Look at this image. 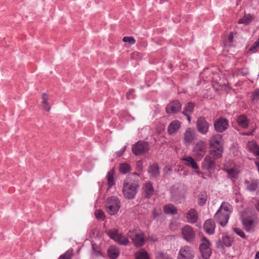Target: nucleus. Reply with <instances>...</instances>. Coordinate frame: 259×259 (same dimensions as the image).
I'll use <instances>...</instances> for the list:
<instances>
[{
	"label": "nucleus",
	"instance_id": "1",
	"mask_svg": "<svg viewBox=\"0 0 259 259\" xmlns=\"http://www.w3.org/2000/svg\"><path fill=\"white\" fill-rule=\"evenodd\" d=\"M233 211L232 206L228 202H223L214 218L215 221L222 227H225L230 218Z\"/></svg>",
	"mask_w": 259,
	"mask_h": 259
},
{
	"label": "nucleus",
	"instance_id": "2",
	"mask_svg": "<svg viewBox=\"0 0 259 259\" xmlns=\"http://www.w3.org/2000/svg\"><path fill=\"white\" fill-rule=\"evenodd\" d=\"M139 184L138 181H132L128 179L123 182L122 192L125 198L132 199L136 196Z\"/></svg>",
	"mask_w": 259,
	"mask_h": 259
},
{
	"label": "nucleus",
	"instance_id": "3",
	"mask_svg": "<svg viewBox=\"0 0 259 259\" xmlns=\"http://www.w3.org/2000/svg\"><path fill=\"white\" fill-rule=\"evenodd\" d=\"M222 138L221 135L219 134L216 135L212 137L210 142V146L211 148L210 154L212 155L215 159H218L222 156L224 149L221 143Z\"/></svg>",
	"mask_w": 259,
	"mask_h": 259
},
{
	"label": "nucleus",
	"instance_id": "4",
	"mask_svg": "<svg viewBox=\"0 0 259 259\" xmlns=\"http://www.w3.org/2000/svg\"><path fill=\"white\" fill-rule=\"evenodd\" d=\"M206 151V143L202 140L197 142L192 149L193 155L198 159H201L205 154Z\"/></svg>",
	"mask_w": 259,
	"mask_h": 259
},
{
	"label": "nucleus",
	"instance_id": "5",
	"mask_svg": "<svg viewBox=\"0 0 259 259\" xmlns=\"http://www.w3.org/2000/svg\"><path fill=\"white\" fill-rule=\"evenodd\" d=\"M120 208V201L114 196L108 199L106 210L110 215H114L117 213Z\"/></svg>",
	"mask_w": 259,
	"mask_h": 259
},
{
	"label": "nucleus",
	"instance_id": "6",
	"mask_svg": "<svg viewBox=\"0 0 259 259\" xmlns=\"http://www.w3.org/2000/svg\"><path fill=\"white\" fill-rule=\"evenodd\" d=\"M197 134L194 129L191 127L187 128L184 134L183 140L184 144L186 146L190 145L197 139Z\"/></svg>",
	"mask_w": 259,
	"mask_h": 259
},
{
	"label": "nucleus",
	"instance_id": "7",
	"mask_svg": "<svg viewBox=\"0 0 259 259\" xmlns=\"http://www.w3.org/2000/svg\"><path fill=\"white\" fill-rule=\"evenodd\" d=\"M127 236L132 240L136 247L142 246L145 243V238L143 233H138L136 230L130 231Z\"/></svg>",
	"mask_w": 259,
	"mask_h": 259
},
{
	"label": "nucleus",
	"instance_id": "8",
	"mask_svg": "<svg viewBox=\"0 0 259 259\" xmlns=\"http://www.w3.org/2000/svg\"><path fill=\"white\" fill-rule=\"evenodd\" d=\"M107 234L111 239L121 245H126L129 242L127 238L121 234H119L117 230H110Z\"/></svg>",
	"mask_w": 259,
	"mask_h": 259
},
{
	"label": "nucleus",
	"instance_id": "9",
	"mask_svg": "<svg viewBox=\"0 0 259 259\" xmlns=\"http://www.w3.org/2000/svg\"><path fill=\"white\" fill-rule=\"evenodd\" d=\"M149 149V145L147 142L144 141H138L132 146V152L136 155H142L147 152Z\"/></svg>",
	"mask_w": 259,
	"mask_h": 259
},
{
	"label": "nucleus",
	"instance_id": "10",
	"mask_svg": "<svg viewBox=\"0 0 259 259\" xmlns=\"http://www.w3.org/2000/svg\"><path fill=\"white\" fill-rule=\"evenodd\" d=\"M201 241L202 243L200 245L199 250L202 258L204 259H208L211 255V250L210 248V242L205 237H203Z\"/></svg>",
	"mask_w": 259,
	"mask_h": 259
},
{
	"label": "nucleus",
	"instance_id": "11",
	"mask_svg": "<svg viewBox=\"0 0 259 259\" xmlns=\"http://www.w3.org/2000/svg\"><path fill=\"white\" fill-rule=\"evenodd\" d=\"M183 238L188 242H192L195 238V232L193 228L188 225H186L181 230Z\"/></svg>",
	"mask_w": 259,
	"mask_h": 259
},
{
	"label": "nucleus",
	"instance_id": "12",
	"mask_svg": "<svg viewBox=\"0 0 259 259\" xmlns=\"http://www.w3.org/2000/svg\"><path fill=\"white\" fill-rule=\"evenodd\" d=\"M198 132L202 135H206L209 131V124L203 116L199 117L196 121Z\"/></svg>",
	"mask_w": 259,
	"mask_h": 259
},
{
	"label": "nucleus",
	"instance_id": "13",
	"mask_svg": "<svg viewBox=\"0 0 259 259\" xmlns=\"http://www.w3.org/2000/svg\"><path fill=\"white\" fill-rule=\"evenodd\" d=\"M229 126V120L224 117H221L214 122V130L219 133H223L228 129Z\"/></svg>",
	"mask_w": 259,
	"mask_h": 259
},
{
	"label": "nucleus",
	"instance_id": "14",
	"mask_svg": "<svg viewBox=\"0 0 259 259\" xmlns=\"http://www.w3.org/2000/svg\"><path fill=\"white\" fill-rule=\"evenodd\" d=\"M194 256V252L190 246L186 245L181 248L178 259H193Z\"/></svg>",
	"mask_w": 259,
	"mask_h": 259
},
{
	"label": "nucleus",
	"instance_id": "15",
	"mask_svg": "<svg viewBox=\"0 0 259 259\" xmlns=\"http://www.w3.org/2000/svg\"><path fill=\"white\" fill-rule=\"evenodd\" d=\"M182 107V104L178 100H174L169 104L166 107V112L168 114L178 112L180 111Z\"/></svg>",
	"mask_w": 259,
	"mask_h": 259
},
{
	"label": "nucleus",
	"instance_id": "16",
	"mask_svg": "<svg viewBox=\"0 0 259 259\" xmlns=\"http://www.w3.org/2000/svg\"><path fill=\"white\" fill-rule=\"evenodd\" d=\"M202 168L209 171L213 170L215 168V162L212 157L207 155L202 162Z\"/></svg>",
	"mask_w": 259,
	"mask_h": 259
},
{
	"label": "nucleus",
	"instance_id": "17",
	"mask_svg": "<svg viewBox=\"0 0 259 259\" xmlns=\"http://www.w3.org/2000/svg\"><path fill=\"white\" fill-rule=\"evenodd\" d=\"M246 189L250 192L259 191V183L256 180H251L250 181L246 180L245 181Z\"/></svg>",
	"mask_w": 259,
	"mask_h": 259
},
{
	"label": "nucleus",
	"instance_id": "18",
	"mask_svg": "<svg viewBox=\"0 0 259 259\" xmlns=\"http://www.w3.org/2000/svg\"><path fill=\"white\" fill-rule=\"evenodd\" d=\"M186 218L188 223L194 224L198 221V213L195 208H191L186 214Z\"/></svg>",
	"mask_w": 259,
	"mask_h": 259
},
{
	"label": "nucleus",
	"instance_id": "19",
	"mask_svg": "<svg viewBox=\"0 0 259 259\" xmlns=\"http://www.w3.org/2000/svg\"><path fill=\"white\" fill-rule=\"evenodd\" d=\"M215 228V224L213 220L209 219L206 220L203 225L205 231L208 234H212Z\"/></svg>",
	"mask_w": 259,
	"mask_h": 259
},
{
	"label": "nucleus",
	"instance_id": "20",
	"mask_svg": "<svg viewBox=\"0 0 259 259\" xmlns=\"http://www.w3.org/2000/svg\"><path fill=\"white\" fill-rule=\"evenodd\" d=\"M242 224L246 231L250 232L253 230L254 227V221L251 217H247L242 219Z\"/></svg>",
	"mask_w": 259,
	"mask_h": 259
},
{
	"label": "nucleus",
	"instance_id": "21",
	"mask_svg": "<svg viewBox=\"0 0 259 259\" xmlns=\"http://www.w3.org/2000/svg\"><path fill=\"white\" fill-rule=\"evenodd\" d=\"M181 123L178 120L171 121L169 124L167 128L168 133L172 135L176 133L180 128Z\"/></svg>",
	"mask_w": 259,
	"mask_h": 259
},
{
	"label": "nucleus",
	"instance_id": "22",
	"mask_svg": "<svg viewBox=\"0 0 259 259\" xmlns=\"http://www.w3.org/2000/svg\"><path fill=\"white\" fill-rule=\"evenodd\" d=\"M148 173L152 178H156L159 176L160 168L157 163L150 165L148 168Z\"/></svg>",
	"mask_w": 259,
	"mask_h": 259
},
{
	"label": "nucleus",
	"instance_id": "23",
	"mask_svg": "<svg viewBox=\"0 0 259 259\" xmlns=\"http://www.w3.org/2000/svg\"><path fill=\"white\" fill-rule=\"evenodd\" d=\"M144 197L147 198H150L154 193V188L152 183L148 182L143 187Z\"/></svg>",
	"mask_w": 259,
	"mask_h": 259
},
{
	"label": "nucleus",
	"instance_id": "24",
	"mask_svg": "<svg viewBox=\"0 0 259 259\" xmlns=\"http://www.w3.org/2000/svg\"><path fill=\"white\" fill-rule=\"evenodd\" d=\"M182 160L184 161L185 164L188 167L196 170L199 168L195 159L191 156L183 158Z\"/></svg>",
	"mask_w": 259,
	"mask_h": 259
},
{
	"label": "nucleus",
	"instance_id": "25",
	"mask_svg": "<svg viewBox=\"0 0 259 259\" xmlns=\"http://www.w3.org/2000/svg\"><path fill=\"white\" fill-rule=\"evenodd\" d=\"M119 250L115 246H110L107 250V254L110 259H116L119 255Z\"/></svg>",
	"mask_w": 259,
	"mask_h": 259
},
{
	"label": "nucleus",
	"instance_id": "26",
	"mask_svg": "<svg viewBox=\"0 0 259 259\" xmlns=\"http://www.w3.org/2000/svg\"><path fill=\"white\" fill-rule=\"evenodd\" d=\"M237 121L238 125L244 128H247L249 125V120L246 116L244 114L239 115Z\"/></svg>",
	"mask_w": 259,
	"mask_h": 259
},
{
	"label": "nucleus",
	"instance_id": "27",
	"mask_svg": "<svg viewBox=\"0 0 259 259\" xmlns=\"http://www.w3.org/2000/svg\"><path fill=\"white\" fill-rule=\"evenodd\" d=\"M42 101L41 102V105L42 108L47 111H49L51 109V106L48 103V100L49 96L46 93H44L42 95Z\"/></svg>",
	"mask_w": 259,
	"mask_h": 259
},
{
	"label": "nucleus",
	"instance_id": "28",
	"mask_svg": "<svg viewBox=\"0 0 259 259\" xmlns=\"http://www.w3.org/2000/svg\"><path fill=\"white\" fill-rule=\"evenodd\" d=\"M114 174L115 171L113 169H111L107 174V179L108 189L111 188L113 185H115V181L114 179Z\"/></svg>",
	"mask_w": 259,
	"mask_h": 259
},
{
	"label": "nucleus",
	"instance_id": "29",
	"mask_svg": "<svg viewBox=\"0 0 259 259\" xmlns=\"http://www.w3.org/2000/svg\"><path fill=\"white\" fill-rule=\"evenodd\" d=\"M164 211L167 214H176L177 213V207L171 204H168L165 205L163 208Z\"/></svg>",
	"mask_w": 259,
	"mask_h": 259
},
{
	"label": "nucleus",
	"instance_id": "30",
	"mask_svg": "<svg viewBox=\"0 0 259 259\" xmlns=\"http://www.w3.org/2000/svg\"><path fill=\"white\" fill-rule=\"evenodd\" d=\"M135 259H150V257L147 252L141 249L135 253Z\"/></svg>",
	"mask_w": 259,
	"mask_h": 259
},
{
	"label": "nucleus",
	"instance_id": "31",
	"mask_svg": "<svg viewBox=\"0 0 259 259\" xmlns=\"http://www.w3.org/2000/svg\"><path fill=\"white\" fill-rule=\"evenodd\" d=\"M233 241V238L227 235L223 234L222 238V242L223 244L227 247L231 246Z\"/></svg>",
	"mask_w": 259,
	"mask_h": 259
},
{
	"label": "nucleus",
	"instance_id": "32",
	"mask_svg": "<svg viewBox=\"0 0 259 259\" xmlns=\"http://www.w3.org/2000/svg\"><path fill=\"white\" fill-rule=\"evenodd\" d=\"M207 195L205 192L200 193L198 196V203L200 206L204 205L207 201Z\"/></svg>",
	"mask_w": 259,
	"mask_h": 259
},
{
	"label": "nucleus",
	"instance_id": "33",
	"mask_svg": "<svg viewBox=\"0 0 259 259\" xmlns=\"http://www.w3.org/2000/svg\"><path fill=\"white\" fill-rule=\"evenodd\" d=\"M195 105L193 103H188L184 108L183 113L184 114H191L194 110Z\"/></svg>",
	"mask_w": 259,
	"mask_h": 259
},
{
	"label": "nucleus",
	"instance_id": "34",
	"mask_svg": "<svg viewBox=\"0 0 259 259\" xmlns=\"http://www.w3.org/2000/svg\"><path fill=\"white\" fill-rule=\"evenodd\" d=\"M119 169L121 173L125 174L130 171L131 167L128 164L123 163L120 164Z\"/></svg>",
	"mask_w": 259,
	"mask_h": 259
},
{
	"label": "nucleus",
	"instance_id": "35",
	"mask_svg": "<svg viewBox=\"0 0 259 259\" xmlns=\"http://www.w3.org/2000/svg\"><path fill=\"white\" fill-rule=\"evenodd\" d=\"M253 19V17L250 14L245 15L242 19H240L238 23L239 24H248Z\"/></svg>",
	"mask_w": 259,
	"mask_h": 259
},
{
	"label": "nucleus",
	"instance_id": "36",
	"mask_svg": "<svg viewBox=\"0 0 259 259\" xmlns=\"http://www.w3.org/2000/svg\"><path fill=\"white\" fill-rule=\"evenodd\" d=\"M225 171L227 172L230 177L232 178L236 179L238 176V172L234 168H225Z\"/></svg>",
	"mask_w": 259,
	"mask_h": 259
},
{
	"label": "nucleus",
	"instance_id": "37",
	"mask_svg": "<svg viewBox=\"0 0 259 259\" xmlns=\"http://www.w3.org/2000/svg\"><path fill=\"white\" fill-rule=\"evenodd\" d=\"M162 214V210L160 207L155 208L153 210V218L154 219H157Z\"/></svg>",
	"mask_w": 259,
	"mask_h": 259
},
{
	"label": "nucleus",
	"instance_id": "38",
	"mask_svg": "<svg viewBox=\"0 0 259 259\" xmlns=\"http://www.w3.org/2000/svg\"><path fill=\"white\" fill-rule=\"evenodd\" d=\"M156 257L157 259H171L169 255L163 252H158L156 254Z\"/></svg>",
	"mask_w": 259,
	"mask_h": 259
},
{
	"label": "nucleus",
	"instance_id": "39",
	"mask_svg": "<svg viewBox=\"0 0 259 259\" xmlns=\"http://www.w3.org/2000/svg\"><path fill=\"white\" fill-rule=\"evenodd\" d=\"M95 215L97 219L104 220L105 218L104 212L100 209L96 210Z\"/></svg>",
	"mask_w": 259,
	"mask_h": 259
},
{
	"label": "nucleus",
	"instance_id": "40",
	"mask_svg": "<svg viewBox=\"0 0 259 259\" xmlns=\"http://www.w3.org/2000/svg\"><path fill=\"white\" fill-rule=\"evenodd\" d=\"M122 41L125 42H128L131 45L135 44L136 42V40L133 36H124L122 39Z\"/></svg>",
	"mask_w": 259,
	"mask_h": 259
},
{
	"label": "nucleus",
	"instance_id": "41",
	"mask_svg": "<svg viewBox=\"0 0 259 259\" xmlns=\"http://www.w3.org/2000/svg\"><path fill=\"white\" fill-rule=\"evenodd\" d=\"M72 256V252L67 251L64 254L61 255L59 257V259H71Z\"/></svg>",
	"mask_w": 259,
	"mask_h": 259
},
{
	"label": "nucleus",
	"instance_id": "42",
	"mask_svg": "<svg viewBox=\"0 0 259 259\" xmlns=\"http://www.w3.org/2000/svg\"><path fill=\"white\" fill-rule=\"evenodd\" d=\"M259 48V36L257 40L255 41L253 45L250 48L249 50L253 52H255L257 48Z\"/></svg>",
	"mask_w": 259,
	"mask_h": 259
},
{
	"label": "nucleus",
	"instance_id": "43",
	"mask_svg": "<svg viewBox=\"0 0 259 259\" xmlns=\"http://www.w3.org/2000/svg\"><path fill=\"white\" fill-rule=\"evenodd\" d=\"M234 231L237 235L240 236L242 238H245L246 236L245 233L241 229L239 228H234Z\"/></svg>",
	"mask_w": 259,
	"mask_h": 259
},
{
	"label": "nucleus",
	"instance_id": "44",
	"mask_svg": "<svg viewBox=\"0 0 259 259\" xmlns=\"http://www.w3.org/2000/svg\"><path fill=\"white\" fill-rule=\"evenodd\" d=\"M259 99V89L255 90L253 93L251 97V99L253 101L257 100Z\"/></svg>",
	"mask_w": 259,
	"mask_h": 259
},
{
	"label": "nucleus",
	"instance_id": "45",
	"mask_svg": "<svg viewBox=\"0 0 259 259\" xmlns=\"http://www.w3.org/2000/svg\"><path fill=\"white\" fill-rule=\"evenodd\" d=\"M134 90H130L126 94V97L127 99H131L134 98Z\"/></svg>",
	"mask_w": 259,
	"mask_h": 259
},
{
	"label": "nucleus",
	"instance_id": "46",
	"mask_svg": "<svg viewBox=\"0 0 259 259\" xmlns=\"http://www.w3.org/2000/svg\"><path fill=\"white\" fill-rule=\"evenodd\" d=\"M178 227V224L177 222H172L170 223L169 225V229L171 231H175L177 229V227Z\"/></svg>",
	"mask_w": 259,
	"mask_h": 259
},
{
	"label": "nucleus",
	"instance_id": "47",
	"mask_svg": "<svg viewBox=\"0 0 259 259\" xmlns=\"http://www.w3.org/2000/svg\"><path fill=\"white\" fill-rule=\"evenodd\" d=\"M233 39H234L233 33L230 32L228 36V40L230 43H231L233 41Z\"/></svg>",
	"mask_w": 259,
	"mask_h": 259
},
{
	"label": "nucleus",
	"instance_id": "48",
	"mask_svg": "<svg viewBox=\"0 0 259 259\" xmlns=\"http://www.w3.org/2000/svg\"><path fill=\"white\" fill-rule=\"evenodd\" d=\"M126 147H123L121 151L117 152V155L118 157L121 156L125 150Z\"/></svg>",
	"mask_w": 259,
	"mask_h": 259
},
{
	"label": "nucleus",
	"instance_id": "49",
	"mask_svg": "<svg viewBox=\"0 0 259 259\" xmlns=\"http://www.w3.org/2000/svg\"><path fill=\"white\" fill-rule=\"evenodd\" d=\"M255 207L257 211L259 212V199L257 200L256 203L255 204Z\"/></svg>",
	"mask_w": 259,
	"mask_h": 259
},
{
	"label": "nucleus",
	"instance_id": "50",
	"mask_svg": "<svg viewBox=\"0 0 259 259\" xmlns=\"http://www.w3.org/2000/svg\"><path fill=\"white\" fill-rule=\"evenodd\" d=\"M184 115L187 116L188 120L189 121V122H191V117H190V114H188H188H184Z\"/></svg>",
	"mask_w": 259,
	"mask_h": 259
},
{
	"label": "nucleus",
	"instance_id": "51",
	"mask_svg": "<svg viewBox=\"0 0 259 259\" xmlns=\"http://www.w3.org/2000/svg\"><path fill=\"white\" fill-rule=\"evenodd\" d=\"M255 258L259 259V252H257L255 254Z\"/></svg>",
	"mask_w": 259,
	"mask_h": 259
},
{
	"label": "nucleus",
	"instance_id": "52",
	"mask_svg": "<svg viewBox=\"0 0 259 259\" xmlns=\"http://www.w3.org/2000/svg\"><path fill=\"white\" fill-rule=\"evenodd\" d=\"M187 174V172L186 171H185L184 172V175H186Z\"/></svg>",
	"mask_w": 259,
	"mask_h": 259
},
{
	"label": "nucleus",
	"instance_id": "53",
	"mask_svg": "<svg viewBox=\"0 0 259 259\" xmlns=\"http://www.w3.org/2000/svg\"><path fill=\"white\" fill-rule=\"evenodd\" d=\"M140 162H138L137 163V166H140Z\"/></svg>",
	"mask_w": 259,
	"mask_h": 259
}]
</instances>
